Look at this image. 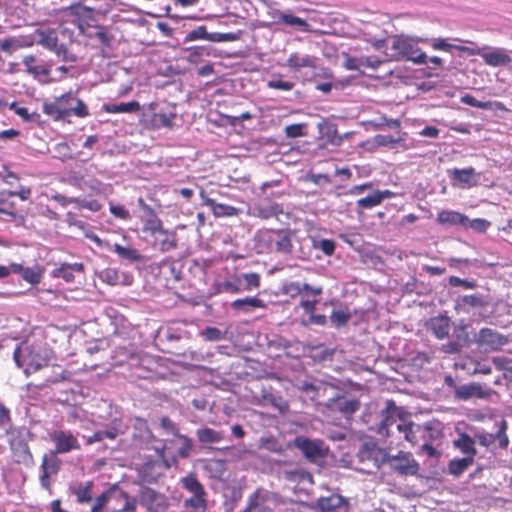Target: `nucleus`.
<instances>
[{"label":"nucleus","mask_w":512,"mask_h":512,"mask_svg":"<svg viewBox=\"0 0 512 512\" xmlns=\"http://www.w3.org/2000/svg\"><path fill=\"white\" fill-rule=\"evenodd\" d=\"M26 71L38 78L40 76H48L50 74V68L44 63L43 60L37 59L33 55L25 56L22 60Z\"/></svg>","instance_id":"nucleus-26"},{"label":"nucleus","mask_w":512,"mask_h":512,"mask_svg":"<svg viewBox=\"0 0 512 512\" xmlns=\"http://www.w3.org/2000/svg\"><path fill=\"white\" fill-rule=\"evenodd\" d=\"M110 251L116 253L121 261H125L129 264L144 261V256L137 249L130 246H122L115 243L112 245Z\"/></svg>","instance_id":"nucleus-24"},{"label":"nucleus","mask_w":512,"mask_h":512,"mask_svg":"<svg viewBox=\"0 0 512 512\" xmlns=\"http://www.w3.org/2000/svg\"><path fill=\"white\" fill-rule=\"evenodd\" d=\"M138 205L144 211V224L141 229L143 239H148L150 234L163 227L162 221L158 218L151 206L146 204L142 198L138 199Z\"/></svg>","instance_id":"nucleus-17"},{"label":"nucleus","mask_w":512,"mask_h":512,"mask_svg":"<svg viewBox=\"0 0 512 512\" xmlns=\"http://www.w3.org/2000/svg\"><path fill=\"white\" fill-rule=\"evenodd\" d=\"M488 305L486 297L482 294L464 295L457 299L455 309L457 311L468 313L467 307L483 308Z\"/></svg>","instance_id":"nucleus-23"},{"label":"nucleus","mask_w":512,"mask_h":512,"mask_svg":"<svg viewBox=\"0 0 512 512\" xmlns=\"http://www.w3.org/2000/svg\"><path fill=\"white\" fill-rule=\"evenodd\" d=\"M278 22L287 26L295 27L301 32H311V25L304 19L297 17L291 13L277 11Z\"/></svg>","instance_id":"nucleus-30"},{"label":"nucleus","mask_w":512,"mask_h":512,"mask_svg":"<svg viewBox=\"0 0 512 512\" xmlns=\"http://www.w3.org/2000/svg\"><path fill=\"white\" fill-rule=\"evenodd\" d=\"M176 438L181 441V446L178 448L177 454L175 455L178 456V459H187L193 451L192 439L184 434H180Z\"/></svg>","instance_id":"nucleus-52"},{"label":"nucleus","mask_w":512,"mask_h":512,"mask_svg":"<svg viewBox=\"0 0 512 512\" xmlns=\"http://www.w3.org/2000/svg\"><path fill=\"white\" fill-rule=\"evenodd\" d=\"M260 447L273 452L281 454L285 451L284 445L274 437H262L260 439Z\"/></svg>","instance_id":"nucleus-53"},{"label":"nucleus","mask_w":512,"mask_h":512,"mask_svg":"<svg viewBox=\"0 0 512 512\" xmlns=\"http://www.w3.org/2000/svg\"><path fill=\"white\" fill-rule=\"evenodd\" d=\"M416 42L428 43L434 50L446 51L449 52L452 50L453 44L449 43L447 39L444 38H416Z\"/></svg>","instance_id":"nucleus-51"},{"label":"nucleus","mask_w":512,"mask_h":512,"mask_svg":"<svg viewBox=\"0 0 512 512\" xmlns=\"http://www.w3.org/2000/svg\"><path fill=\"white\" fill-rule=\"evenodd\" d=\"M144 240L153 248L158 249L161 252H168L177 247L175 234L163 227L150 234L148 239Z\"/></svg>","instance_id":"nucleus-14"},{"label":"nucleus","mask_w":512,"mask_h":512,"mask_svg":"<svg viewBox=\"0 0 512 512\" xmlns=\"http://www.w3.org/2000/svg\"><path fill=\"white\" fill-rule=\"evenodd\" d=\"M93 482L88 481L85 484H78L72 487V493L76 496L77 502L80 504L89 503L92 500Z\"/></svg>","instance_id":"nucleus-44"},{"label":"nucleus","mask_w":512,"mask_h":512,"mask_svg":"<svg viewBox=\"0 0 512 512\" xmlns=\"http://www.w3.org/2000/svg\"><path fill=\"white\" fill-rule=\"evenodd\" d=\"M357 206L361 209H371L375 206H378L380 203V197L377 195V192L374 191L372 194L360 198L356 202Z\"/></svg>","instance_id":"nucleus-60"},{"label":"nucleus","mask_w":512,"mask_h":512,"mask_svg":"<svg viewBox=\"0 0 512 512\" xmlns=\"http://www.w3.org/2000/svg\"><path fill=\"white\" fill-rule=\"evenodd\" d=\"M469 323L465 319H460L453 324V339L468 347L471 343L468 328Z\"/></svg>","instance_id":"nucleus-38"},{"label":"nucleus","mask_w":512,"mask_h":512,"mask_svg":"<svg viewBox=\"0 0 512 512\" xmlns=\"http://www.w3.org/2000/svg\"><path fill=\"white\" fill-rule=\"evenodd\" d=\"M231 308L237 312L250 313L257 308H265V302L258 297H245L236 299L230 304Z\"/></svg>","instance_id":"nucleus-25"},{"label":"nucleus","mask_w":512,"mask_h":512,"mask_svg":"<svg viewBox=\"0 0 512 512\" xmlns=\"http://www.w3.org/2000/svg\"><path fill=\"white\" fill-rule=\"evenodd\" d=\"M506 430H507V422L505 420H502L500 422L498 430L496 431L495 434H493L494 435V441L498 440L499 447L503 448V449L507 448L508 444H509V439H508V436L506 434Z\"/></svg>","instance_id":"nucleus-62"},{"label":"nucleus","mask_w":512,"mask_h":512,"mask_svg":"<svg viewBox=\"0 0 512 512\" xmlns=\"http://www.w3.org/2000/svg\"><path fill=\"white\" fill-rule=\"evenodd\" d=\"M187 51L189 54L186 59L194 65L201 63L206 57L215 56V49L210 45L194 46L188 48Z\"/></svg>","instance_id":"nucleus-33"},{"label":"nucleus","mask_w":512,"mask_h":512,"mask_svg":"<svg viewBox=\"0 0 512 512\" xmlns=\"http://www.w3.org/2000/svg\"><path fill=\"white\" fill-rule=\"evenodd\" d=\"M17 462L27 467L34 464V458L27 444H21L16 452Z\"/></svg>","instance_id":"nucleus-55"},{"label":"nucleus","mask_w":512,"mask_h":512,"mask_svg":"<svg viewBox=\"0 0 512 512\" xmlns=\"http://www.w3.org/2000/svg\"><path fill=\"white\" fill-rule=\"evenodd\" d=\"M397 419L402 420L401 411L392 400L386 401L385 408L380 413V422L378 426V434L384 437H389L393 434L392 428L396 427Z\"/></svg>","instance_id":"nucleus-12"},{"label":"nucleus","mask_w":512,"mask_h":512,"mask_svg":"<svg viewBox=\"0 0 512 512\" xmlns=\"http://www.w3.org/2000/svg\"><path fill=\"white\" fill-rule=\"evenodd\" d=\"M13 359L18 367L26 365L27 374L39 371L48 364L47 355H40L34 346L18 345L13 353Z\"/></svg>","instance_id":"nucleus-4"},{"label":"nucleus","mask_w":512,"mask_h":512,"mask_svg":"<svg viewBox=\"0 0 512 512\" xmlns=\"http://www.w3.org/2000/svg\"><path fill=\"white\" fill-rule=\"evenodd\" d=\"M182 487L192 495L206 494L204 486L193 472L180 479Z\"/></svg>","instance_id":"nucleus-40"},{"label":"nucleus","mask_w":512,"mask_h":512,"mask_svg":"<svg viewBox=\"0 0 512 512\" xmlns=\"http://www.w3.org/2000/svg\"><path fill=\"white\" fill-rule=\"evenodd\" d=\"M160 427L164 430L166 434L173 435L177 437L181 433H179V428L175 422H173L169 417L164 416L160 418Z\"/></svg>","instance_id":"nucleus-63"},{"label":"nucleus","mask_w":512,"mask_h":512,"mask_svg":"<svg viewBox=\"0 0 512 512\" xmlns=\"http://www.w3.org/2000/svg\"><path fill=\"white\" fill-rule=\"evenodd\" d=\"M444 384L453 390L454 397L460 401H468L472 398L485 399L490 395V392L483 389L482 385L477 382L457 385L455 379L451 375H446L444 377Z\"/></svg>","instance_id":"nucleus-5"},{"label":"nucleus","mask_w":512,"mask_h":512,"mask_svg":"<svg viewBox=\"0 0 512 512\" xmlns=\"http://www.w3.org/2000/svg\"><path fill=\"white\" fill-rule=\"evenodd\" d=\"M396 429L399 433L404 435L406 441L412 445H416L421 441V425L416 424L412 421L408 423H399L396 425Z\"/></svg>","instance_id":"nucleus-27"},{"label":"nucleus","mask_w":512,"mask_h":512,"mask_svg":"<svg viewBox=\"0 0 512 512\" xmlns=\"http://www.w3.org/2000/svg\"><path fill=\"white\" fill-rule=\"evenodd\" d=\"M386 464L399 476H415L419 471V464L409 452L399 451L396 455L388 453Z\"/></svg>","instance_id":"nucleus-6"},{"label":"nucleus","mask_w":512,"mask_h":512,"mask_svg":"<svg viewBox=\"0 0 512 512\" xmlns=\"http://www.w3.org/2000/svg\"><path fill=\"white\" fill-rule=\"evenodd\" d=\"M351 319V313L348 308L345 309H333L330 315V320L332 324L339 328L348 323Z\"/></svg>","instance_id":"nucleus-50"},{"label":"nucleus","mask_w":512,"mask_h":512,"mask_svg":"<svg viewBox=\"0 0 512 512\" xmlns=\"http://www.w3.org/2000/svg\"><path fill=\"white\" fill-rule=\"evenodd\" d=\"M360 405L359 399L348 393H337L329 398L325 404L327 409L332 412L340 413L346 419L351 418L352 415L359 410Z\"/></svg>","instance_id":"nucleus-8"},{"label":"nucleus","mask_w":512,"mask_h":512,"mask_svg":"<svg viewBox=\"0 0 512 512\" xmlns=\"http://www.w3.org/2000/svg\"><path fill=\"white\" fill-rule=\"evenodd\" d=\"M61 460L58 458V454L49 451L42 457L40 465V476L39 481L43 489L51 493V477L56 476L61 468Z\"/></svg>","instance_id":"nucleus-10"},{"label":"nucleus","mask_w":512,"mask_h":512,"mask_svg":"<svg viewBox=\"0 0 512 512\" xmlns=\"http://www.w3.org/2000/svg\"><path fill=\"white\" fill-rule=\"evenodd\" d=\"M343 66L350 71H362L364 68L363 56L362 57H352L348 54H345Z\"/></svg>","instance_id":"nucleus-61"},{"label":"nucleus","mask_w":512,"mask_h":512,"mask_svg":"<svg viewBox=\"0 0 512 512\" xmlns=\"http://www.w3.org/2000/svg\"><path fill=\"white\" fill-rule=\"evenodd\" d=\"M139 504L148 512H166L169 508L166 495L148 486H144L140 489Z\"/></svg>","instance_id":"nucleus-9"},{"label":"nucleus","mask_w":512,"mask_h":512,"mask_svg":"<svg viewBox=\"0 0 512 512\" xmlns=\"http://www.w3.org/2000/svg\"><path fill=\"white\" fill-rule=\"evenodd\" d=\"M331 388H334V386L329 383L307 381H304L300 386V390L310 394L312 399L325 395L327 390Z\"/></svg>","instance_id":"nucleus-37"},{"label":"nucleus","mask_w":512,"mask_h":512,"mask_svg":"<svg viewBox=\"0 0 512 512\" xmlns=\"http://www.w3.org/2000/svg\"><path fill=\"white\" fill-rule=\"evenodd\" d=\"M174 113H155L152 117V123L155 127L171 128L173 126Z\"/></svg>","instance_id":"nucleus-56"},{"label":"nucleus","mask_w":512,"mask_h":512,"mask_svg":"<svg viewBox=\"0 0 512 512\" xmlns=\"http://www.w3.org/2000/svg\"><path fill=\"white\" fill-rule=\"evenodd\" d=\"M428 330L439 340L449 336L451 325L450 318L444 315L433 317L428 322Z\"/></svg>","instance_id":"nucleus-22"},{"label":"nucleus","mask_w":512,"mask_h":512,"mask_svg":"<svg viewBox=\"0 0 512 512\" xmlns=\"http://www.w3.org/2000/svg\"><path fill=\"white\" fill-rule=\"evenodd\" d=\"M127 426L122 422L121 419H113L104 430L96 431L93 435L87 438V444L92 445L96 442H101L105 438L114 440L119 435L125 434Z\"/></svg>","instance_id":"nucleus-16"},{"label":"nucleus","mask_w":512,"mask_h":512,"mask_svg":"<svg viewBox=\"0 0 512 512\" xmlns=\"http://www.w3.org/2000/svg\"><path fill=\"white\" fill-rule=\"evenodd\" d=\"M53 150L55 152V157L58 159L65 160L72 158L71 148L66 142L55 144Z\"/></svg>","instance_id":"nucleus-64"},{"label":"nucleus","mask_w":512,"mask_h":512,"mask_svg":"<svg viewBox=\"0 0 512 512\" xmlns=\"http://www.w3.org/2000/svg\"><path fill=\"white\" fill-rule=\"evenodd\" d=\"M387 455L388 452L374 442L363 443L357 453L360 462H371L375 468H380L386 464Z\"/></svg>","instance_id":"nucleus-13"},{"label":"nucleus","mask_w":512,"mask_h":512,"mask_svg":"<svg viewBox=\"0 0 512 512\" xmlns=\"http://www.w3.org/2000/svg\"><path fill=\"white\" fill-rule=\"evenodd\" d=\"M217 291L219 293H232L237 294L242 292V286L239 283L238 275L234 280H226L217 285Z\"/></svg>","instance_id":"nucleus-54"},{"label":"nucleus","mask_w":512,"mask_h":512,"mask_svg":"<svg viewBox=\"0 0 512 512\" xmlns=\"http://www.w3.org/2000/svg\"><path fill=\"white\" fill-rule=\"evenodd\" d=\"M292 249L293 244L290 231L284 229L275 230L273 253L287 256L292 253Z\"/></svg>","instance_id":"nucleus-19"},{"label":"nucleus","mask_w":512,"mask_h":512,"mask_svg":"<svg viewBox=\"0 0 512 512\" xmlns=\"http://www.w3.org/2000/svg\"><path fill=\"white\" fill-rule=\"evenodd\" d=\"M33 42L54 52L65 62H75L76 56L70 53L65 44H59L57 33L52 29H36L32 35Z\"/></svg>","instance_id":"nucleus-3"},{"label":"nucleus","mask_w":512,"mask_h":512,"mask_svg":"<svg viewBox=\"0 0 512 512\" xmlns=\"http://www.w3.org/2000/svg\"><path fill=\"white\" fill-rule=\"evenodd\" d=\"M313 247L315 249H320L326 256H331L335 252L336 243L331 239H320L318 241H314Z\"/></svg>","instance_id":"nucleus-59"},{"label":"nucleus","mask_w":512,"mask_h":512,"mask_svg":"<svg viewBox=\"0 0 512 512\" xmlns=\"http://www.w3.org/2000/svg\"><path fill=\"white\" fill-rule=\"evenodd\" d=\"M480 347L495 350L505 343L504 337L497 331L490 328H482L475 339Z\"/></svg>","instance_id":"nucleus-18"},{"label":"nucleus","mask_w":512,"mask_h":512,"mask_svg":"<svg viewBox=\"0 0 512 512\" xmlns=\"http://www.w3.org/2000/svg\"><path fill=\"white\" fill-rule=\"evenodd\" d=\"M275 230L259 231L255 235L256 246L261 253H273Z\"/></svg>","instance_id":"nucleus-35"},{"label":"nucleus","mask_w":512,"mask_h":512,"mask_svg":"<svg viewBox=\"0 0 512 512\" xmlns=\"http://www.w3.org/2000/svg\"><path fill=\"white\" fill-rule=\"evenodd\" d=\"M474 463L471 456L454 458L448 463V473L454 477L461 476Z\"/></svg>","instance_id":"nucleus-39"},{"label":"nucleus","mask_w":512,"mask_h":512,"mask_svg":"<svg viewBox=\"0 0 512 512\" xmlns=\"http://www.w3.org/2000/svg\"><path fill=\"white\" fill-rule=\"evenodd\" d=\"M141 106L138 101L121 102V103H106L103 105V110L107 113H135L140 110Z\"/></svg>","instance_id":"nucleus-36"},{"label":"nucleus","mask_w":512,"mask_h":512,"mask_svg":"<svg viewBox=\"0 0 512 512\" xmlns=\"http://www.w3.org/2000/svg\"><path fill=\"white\" fill-rule=\"evenodd\" d=\"M294 446L301 451L306 459L317 463L325 459L328 448L319 439H310L305 436H297L294 439Z\"/></svg>","instance_id":"nucleus-7"},{"label":"nucleus","mask_w":512,"mask_h":512,"mask_svg":"<svg viewBox=\"0 0 512 512\" xmlns=\"http://www.w3.org/2000/svg\"><path fill=\"white\" fill-rule=\"evenodd\" d=\"M343 503V498L339 495L333 494L329 497L319 498L317 506L323 512H330L339 508Z\"/></svg>","instance_id":"nucleus-47"},{"label":"nucleus","mask_w":512,"mask_h":512,"mask_svg":"<svg viewBox=\"0 0 512 512\" xmlns=\"http://www.w3.org/2000/svg\"><path fill=\"white\" fill-rule=\"evenodd\" d=\"M196 436L201 443H218L223 440L224 435L221 431L212 428H200L196 430Z\"/></svg>","instance_id":"nucleus-45"},{"label":"nucleus","mask_w":512,"mask_h":512,"mask_svg":"<svg viewBox=\"0 0 512 512\" xmlns=\"http://www.w3.org/2000/svg\"><path fill=\"white\" fill-rule=\"evenodd\" d=\"M437 221L442 225L461 226L463 228L466 215L455 210H442L437 214Z\"/></svg>","instance_id":"nucleus-31"},{"label":"nucleus","mask_w":512,"mask_h":512,"mask_svg":"<svg viewBox=\"0 0 512 512\" xmlns=\"http://www.w3.org/2000/svg\"><path fill=\"white\" fill-rule=\"evenodd\" d=\"M315 61L316 58L311 55L295 52L290 54L287 58L286 66L294 70H300L301 68H314Z\"/></svg>","instance_id":"nucleus-29"},{"label":"nucleus","mask_w":512,"mask_h":512,"mask_svg":"<svg viewBox=\"0 0 512 512\" xmlns=\"http://www.w3.org/2000/svg\"><path fill=\"white\" fill-rule=\"evenodd\" d=\"M84 272V265L82 263H62L51 271L53 278H61L66 283H72L75 280V273L81 274Z\"/></svg>","instance_id":"nucleus-20"},{"label":"nucleus","mask_w":512,"mask_h":512,"mask_svg":"<svg viewBox=\"0 0 512 512\" xmlns=\"http://www.w3.org/2000/svg\"><path fill=\"white\" fill-rule=\"evenodd\" d=\"M453 186L469 189L477 185L479 174L473 167L448 171Z\"/></svg>","instance_id":"nucleus-15"},{"label":"nucleus","mask_w":512,"mask_h":512,"mask_svg":"<svg viewBox=\"0 0 512 512\" xmlns=\"http://www.w3.org/2000/svg\"><path fill=\"white\" fill-rule=\"evenodd\" d=\"M421 440L432 443L441 439L443 433L440 422L430 421L421 425Z\"/></svg>","instance_id":"nucleus-34"},{"label":"nucleus","mask_w":512,"mask_h":512,"mask_svg":"<svg viewBox=\"0 0 512 512\" xmlns=\"http://www.w3.org/2000/svg\"><path fill=\"white\" fill-rule=\"evenodd\" d=\"M273 493L260 487L257 488L248 498V511L261 512L263 504L269 501Z\"/></svg>","instance_id":"nucleus-28"},{"label":"nucleus","mask_w":512,"mask_h":512,"mask_svg":"<svg viewBox=\"0 0 512 512\" xmlns=\"http://www.w3.org/2000/svg\"><path fill=\"white\" fill-rule=\"evenodd\" d=\"M484 62L492 67L507 66L512 62V58L503 48H494L491 51L479 54Z\"/></svg>","instance_id":"nucleus-21"},{"label":"nucleus","mask_w":512,"mask_h":512,"mask_svg":"<svg viewBox=\"0 0 512 512\" xmlns=\"http://www.w3.org/2000/svg\"><path fill=\"white\" fill-rule=\"evenodd\" d=\"M204 203L209 206L216 217L233 216L236 208L230 205L217 203L214 199L206 198Z\"/></svg>","instance_id":"nucleus-46"},{"label":"nucleus","mask_w":512,"mask_h":512,"mask_svg":"<svg viewBox=\"0 0 512 512\" xmlns=\"http://www.w3.org/2000/svg\"><path fill=\"white\" fill-rule=\"evenodd\" d=\"M209 34L210 33L207 31L206 26H204V25L198 26L197 28H195L194 30H192L186 34V36L184 38V42L187 43V42H192V41H196V40H200V39L208 41Z\"/></svg>","instance_id":"nucleus-58"},{"label":"nucleus","mask_w":512,"mask_h":512,"mask_svg":"<svg viewBox=\"0 0 512 512\" xmlns=\"http://www.w3.org/2000/svg\"><path fill=\"white\" fill-rule=\"evenodd\" d=\"M491 226V222L483 218L469 219L466 216L464 229H471L477 233H485Z\"/></svg>","instance_id":"nucleus-49"},{"label":"nucleus","mask_w":512,"mask_h":512,"mask_svg":"<svg viewBox=\"0 0 512 512\" xmlns=\"http://www.w3.org/2000/svg\"><path fill=\"white\" fill-rule=\"evenodd\" d=\"M281 476L285 481L292 483H303L312 481L311 474L301 468L285 469L281 472Z\"/></svg>","instance_id":"nucleus-41"},{"label":"nucleus","mask_w":512,"mask_h":512,"mask_svg":"<svg viewBox=\"0 0 512 512\" xmlns=\"http://www.w3.org/2000/svg\"><path fill=\"white\" fill-rule=\"evenodd\" d=\"M49 438L55 445V448L51 451L56 454H65L71 452L72 450H79L81 448L76 436L67 430H52L49 432Z\"/></svg>","instance_id":"nucleus-11"},{"label":"nucleus","mask_w":512,"mask_h":512,"mask_svg":"<svg viewBox=\"0 0 512 512\" xmlns=\"http://www.w3.org/2000/svg\"><path fill=\"white\" fill-rule=\"evenodd\" d=\"M184 506L192 508L195 512H205L207 509L206 494L192 495L185 499Z\"/></svg>","instance_id":"nucleus-48"},{"label":"nucleus","mask_w":512,"mask_h":512,"mask_svg":"<svg viewBox=\"0 0 512 512\" xmlns=\"http://www.w3.org/2000/svg\"><path fill=\"white\" fill-rule=\"evenodd\" d=\"M282 212V207L277 203L259 204L254 208V215L262 219L277 217Z\"/></svg>","instance_id":"nucleus-42"},{"label":"nucleus","mask_w":512,"mask_h":512,"mask_svg":"<svg viewBox=\"0 0 512 512\" xmlns=\"http://www.w3.org/2000/svg\"><path fill=\"white\" fill-rule=\"evenodd\" d=\"M453 446L461 453L474 459L476 455L475 440L466 433L459 434L458 438L453 440Z\"/></svg>","instance_id":"nucleus-32"},{"label":"nucleus","mask_w":512,"mask_h":512,"mask_svg":"<svg viewBox=\"0 0 512 512\" xmlns=\"http://www.w3.org/2000/svg\"><path fill=\"white\" fill-rule=\"evenodd\" d=\"M390 58L395 61H411L417 65L427 63V55L417 46V43L406 37H394L390 46Z\"/></svg>","instance_id":"nucleus-2"},{"label":"nucleus","mask_w":512,"mask_h":512,"mask_svg":"<svg viewBox=\"0 0 512 512\" xmlns=\"http://www.w3.org/2000/svg\"><path fill=\"white\" fill-rule=\"evenodd\" d=\"M238 280L242 286V292L253 291L260 287V275L255 272L241 273L238 275Z\"/></svg>","instance_id":"nucleus-43"},{"label":"nucleus","mask_w":512,"mask_h":512,"mask_svg":"<svg viewBox=\"0 0 512 512\" xmlns=\"http://www.w3.org/2000/svg\"><path fill=\"white\" fill-rule=\"evenodd\" d=\"M42 111L55 121H66L70 116L78 118L89 116L87 105L72 91L55 97L53 101L44 102Z\"/></svg>","instance_id":"nucleus-1"},{"label":"nucleus","mask_w":512,"mask_h":512,"mask_svg":"<svg viewBox=\"0 0 512 512\" xmlns=\"http://www.w3.org/2000/svg\"><path fill=\"white\" fill-rule=\"evenodd\" d=\"M22 278L32 285L38 284L41 281V270L38 266L25 267Z\"/></svg>","instance_id":"nucleus-57"}]
</instances>
